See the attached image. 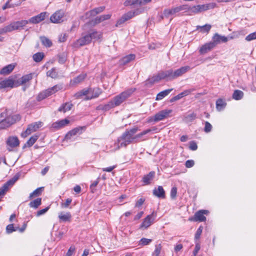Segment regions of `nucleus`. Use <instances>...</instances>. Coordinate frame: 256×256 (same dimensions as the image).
I'll use <instances>...</instances> for the list:
<instances>
[{
  "mask_svg": "<svg viewBox=\"0 0 256 256\" xmlns=\"http://www.w3.org/2000/svg\"><path fill=\"white\" fill-rule=\"evenodd\" d=\"M84 129V126H79L72 129L66 135L65 139L70 140L73 136L82 134Z\"/></svg>",
  "mask_w": 256,
  "mask_h": 256,
  "instance_id": "14",
  "label": "nucleus"
},
{
  "mask_svg": "<svg viewBox=\"0 0 256 256\" xmlns=\"http://www.w3.org/2000/svg\"><path fill=\"white\" fill-rule=\"evenodd\" d=\"M82 96H90V88L89 90H83L82 91L78 92L76 94L75 96L77 98H80Z\"/></svg>",
  "mask_w": 256,
  "mask_h": 256,
  "instance_id": "46",
  "label": "nucleus"
},
{
  "mask_svg": "<svg viewBox=\"0 0 256 256\" xmlns=\"http://www.w3.org/2000/svg\"><path fill=\"white\" fill-rule=\"evenodd\" d=\"M20 4V2L17 4H10L9 1L7 2L6 4L2 6V8L3 10H5L8 8H14L16 6H18Z\"/></svg>",
  "mask_w": 256,
  "mask_h": 256,
  "instance_id": "55",
  "label": "nucleus"
},
{
  "mask_svg": "<svg viewBox=\"0 0 256 256\" xmlns=\"http://www.w3.org/2000/svg\"><path fill=\"white\" fill-rule=\"evenodd\" d=\"M50 96V93L47 89L38 94L37 97V100L38 101H40Z\"/></svg>",
  "mask_w": 256,
  "mask_h": 256,
  "instance_id": "38",
  "label": "nucleus"
},
{
  "mask_svg": "<svg viewBox=\"0 0 256 256\" xmlns=\"http://www.w3.org/2000/svg\"><path fill=\"white\" fill-rule=\"evenodd\" d=\"M34 73H30L24 76H23L22 78L18 80L17 83L18 85H22L30 80L32 78Z\"/></svg>",
  "mask_w": 256,
  "mask_h": 256,
  "instance_id": "22",
  "label": "nucleus"
},
{
  "mask_svg": "<svg viewBox=\"0 0 256 256\" xmlns=\"http://www.w3.org/2000/svg\"><path fill=\"white\" fill-rule=\"evenodd\" d=\"M73 106V104L70 102H66L62 104L58 108V111L66 112L67 111L70 110Z\"/></svg>",
  "mask_w": 256,
  "mask_h": 256,
  "instance_id": "36",
  "label": "nucleus"
},
{
  "mask_svg": "<svg viewBox=\"0 0 256 256\" xmlns=\"http://www.w3.org/2000/svg\"><path fill=\"white\" fill-rule=\"evenodd\" d=\"M102 21L104 20H102L101 16H97L94 20H92L90 22V24L94 26L98 24L101 22Z\"/></svg>",
  "mask_w": 256,
  "mask_h": 256,
  "instance_id": "60",
  "label": "nucleus"
},
{
  "mask_svg": "<svg viewBox=\"0 0 256 256\" xmlns=\"http://www.w3.org/2000/svg\"><path fill=\"white\" fill-rule=\"evenodd\" d=\"M190 69V68L189 66H184L176 70L174 72H173L174 79L182 76V74L186 72Z\"/></svg>",
  "mask_w": 256,
  "mask_h": 256,
  "instance_id": "21",
  "label": "nucleus"
},
{
  "mask_svg": "<svg viewBox=\"0 0 256 256\" xmlns=\"http://www.w3.org/2000/svg\"><path fill=\"white\" fill-rule=\"evenodd\" d=\"M86 74H80L79 76H78L70 80V85L74 86L80 84L84 80V79L86 77Z\"/></svg>",
  "mask_w": 256,
  "mask_h": 256,
  "instance_id": "28",
  "label": "nucleus"
},
{
  "mask_svg": "<svg viewBox=\"0 0 256 256\" xmlns=\"http://www.w3.org/2000/svg\"><path fill=\"white\" fill-rule=\"evenodd\" d=\"M162 246L160 244L155 246V250L153 252V255L155 256H159L161 252Z\"/></svg>",
  "mask_w": 256,
  "mask_h": 256,
  "instance_id": "50",
  "label": "nucleus"
},
{
  "mask_svg": "<svg viewBox=\"0 0 256 256\" xmlns=\"http://www.w3.org/2000/svg\"><path fill=\"white\" fill-rule=\"evenodd\" d=\"M38 138V136L34 135L31 136L30 139L27 141V142L24 144V148L26 147H30L32 146L34 142L36 141Z\"/></svg>",
  "mask_w": 256,
  "mask_h": 256,
  "instance_id": "34",
  "label": "nucleus"
},
{
  "mask_svg": "<svg viewBox=\"0 0 256 256\" xmlns=\"http://www.w3.org/2000/svg\"><path fill=\"white\" fill-rule=\"evenodd\" d=\"M14 82L12 78H8L0 82V89L6 88H13Z\"/></svg>",
  "mask_w": 256,
  "mask_h": 256,
  "instance_id": "19",
  "label": "nucleus"
},
{
  "mask_svg": "<svg viewBox=\"0 0 256 256\" xmlns=\"http://www.w3.org/2000/svg\"><path fill=\"white\" fill-rule=\"evenodd\" d=\"M44 188H38L32 192L30 194L29 198L30 199L32 198L34 196H39L41 194L42 192V190Z\"/></svg>",
  "mask_w": 256,
  "mask_h": 256,
  "instance_id": "43",
  "label": "nucleus"
},
{
  "mask_svg": "<svg viewBox=\"0 0 256 256\" xmlns=\"http://www.w3.org/2000/svg\"><path fill=\"white\" fill-rule=\"evenodd\" d=\"M62 86L60 84L52 86L51 88H48V90L49 91L50 94L52 95L53 94H54L58 90H61L62 88Z\"/></svg>",
  "mask_w": 256,
  "mask_h": 256,
  "instance_id": "45",
  "label": "nucleus"
},
{
  "mask_svg": "<svg viewBox=\"0 0 256 256\" xmlns=\"http://www.w3.org/2000/svg\"><path fill=\"white\" fill-rule=\"evenodd\" d=\"M114 107H116V106L114 104L112 100L111 101L108 102L106 104H105L102 110H108L110 109L114 108Z\"/></svg>",
  "mask_w": 256,
  "mask_h": 256,
  "instance_id": "53",
  "label": "nucleus"
},
{
  "mask_svg": "<svg viewBox=\"0 0 256 256\" xmlns=\"http://www.w3.org/2000/svg\"><path fill=\"white\" fill-rule=\"evenodd\" d=\"M196 118V114L194 112L188 113L185 114L183 118V121L186 123H189L194 121Z\"/></svg>",
  "mask_w": 256,
  "mask_h": 256,
  "instance_id": "27",
  "label": "nucleus"
},
{
  "mask_svg": "<svg viewBox=\"0 0 256 256\" xmlns=\"http://www.w3.org/2000/svg\"><path fill=\"white\" fill-rule=\"evenodd\" d=\"M44 57V54L42 52H37L34 54L33 59L36 62H40Z\"/></svg>",
  "mask_w": 256,
  "mask_h": 256,
  "instance_id": "47",
  "label": "nucleus"
},
{
  "mask_svg": "<svg viewBox=\"0 0 256 256\" xmlns=\"http://www.w3.org/2000/svg\"><path fill=\"white\" fill-rule=\"evenodd\" d=\"M161 79L160 78V75L158 74L156 76H154L151 78H150L148 80V82H149L150 84H154L156 82H158Z\"/></svg>",
  "mask_w": 256,
  "mask_h": 256,
  "instance_id": "51",
  "label": "nucleus"
},
{
  "mask_svg": "<svg viewBox=\"0 0 256 256\" xmlns=\"http://www.w3.org/2000/svg\"><path fill=\"white\" fill-rule=\"evenodd\" d=\"M152 242V239L142 238L139 242V246H146Z\"/></svg>",
  "mask_w": 256,
  "mask_h": 256,
  "instance_id": "52",
  "label": "nucleus"
},
{
  "mask_svg": "<svg viewBox=\"0 0 256 256\" xmlns=\"http://www.w3.org/2000/svg\"><path fill=\"white\" fill-rule=\"evenodd\" d=\"M215 45L212 42H210L208 43H206L203 45L200 50V52L201 54H204L207 53L208 52L211 50L213 48L215 47Z\"/></svg>",
  "mask_w": 256,
  "mask_h": 256,
  "instance_id": "20",
  "label": "nucleus"
},
{
  "mask_svg": "<svg viewBox=\"0 0 256 256\" xmlns=\"http://www.w3.org/2000/svg\"><path fill=\"white\" fill-rule=\"evenodd\" d=\"M46 76L52 78H56L58 77V73L56 68H52L46 72Z\"/></svg>",
  "mask_w": 256,
  "mask_h": 256,
  "instance_id": "39",
  "label": "nucleus"
},
{
  "mask_svg": "<svg viewBox=\"0 0 256 256\" xmlns=\"http://www.w3.org/2000/svg\"><path fill=\"white\" fill-rule=\"evenodd\" d=\"M42 123L41 122H35L29 124L26 130L22 133L21 136L23 138H26L28 135L36 131L40 128L42 126Z\"/></svg>",
  "mask_w": 256,
  "mask_h": 256,
  "instance_id": "7",
  "label": "nucleus"
},
{
  "mask_svg": "<svg viewBox=\"0 0 256 256\" xmlns=\"http://www.w3.org/2000/svg\"><path fill=\"white\" fill-rule=\"evenodd\" d=\"M42 204V198H38L34 200L31 202L29 204V206L31 208H38L39 206H40Z\"/></svg>",
  "mask_w": 256,
  "mask_h": 256,
  "instance_id": "41",
  "label": "nucleus"
},
{
  "mask_svg": "<svg viewBox=\"0 0 256 256\" xmlns=\"http://www.w3.org/2000/svg\"><path fill=\"white\" fill-rule=\"evenodd\" d=\"M156 216V213L154 212H152V214L147 216L142 223L140 228L146 229L148 228L153 223Z\"/></svg>",
  "mask_w": 256,
  "mask_h": 256,
  "instance_id": "9",
  "label": "nucleus"
},
{
  "mask_svg": "<svg viewBox=\"0 0 256 256\" xmlns=\"http://www.w3.org/2000/svg\"><path fill=\"white\" fill-rule=\"evenodd\" d=\"M212 129V124L208 122H206L204 123V131L206 132H210Z\"/></svg>",
  "mask_w": 256,
  "mask_h": 256,
  "instance_id": "56",
  "label": "nucleus"
},
{
  "mask_svg": "<svg viewBox=\"0 0 256 256\" xmlns=\"http://www.w3.org/2000/svg\"><path fill=\"white\" fill-rule=\"evenodd\" d=\"M151 0H138L137 5L140 6V8H144L143 6L150 3L151 2Z\"/></svg>",
  "mask_w": 256,
  "mask_h": 256,
  "instance_id": "57",
  "label": "nucleus"
},
{
  "mask_svg": "<svg viewBox=\"0 0 256 256\" xmlns=\"http://www.w3.org/2000/svg\"><path fill=\"white\" fill-rule=\"evenodd\" d=\"M155 176V172L154 171L150 172L148 174L144 175L142 179L144 185H148L150 184V181L153 180Z\"/></svg>",
  "mask_w": 256,
  "mask_h": 256,
  "instance_id": "26",
  "label": "nucleus"
},
{
  "mask_svg": "<svg viewBox=\"0 0 256 256\" xmlns=\"http://www.w3.org/2000/svg\"><path fill=\"white\" fill-rule=\"evenodd\" d=\"M18 176L16 175L14 176V178H12V179L10 180L6 183H5L3 186L8 190L9 188L12 186L18 180Z\"/></svg>",
  "mask_w": 256,
  "mask_h": 256,
  "instance_id": "35",
  "label": "nucleus"
},
{
  "mask_svg": "<svg viewBox=\"0 0 256 256\" xmlns=\"http://www.w3.org/2000/svg\"><path fill=\"white\" fill-rule=\"evenodd\" d=\"M138 130V128L137 127H134L124 132L122 136L118 138L117 142L116 143V145L117 146L118 148L126 147L130 144H135L134 134H136Z\"/></svg>",
  "mask_w": 256,
  "mask_h": 256,
  "instance_id": "1",
  "label": "nucleus"
},
{
  "mask_svg": "<svg viewBox=\"0 0 256 256\" xmlns=\"http://www.w3.org/2000/svg\"><path fill=\"white\" fill-rule=\"evenodd\" d=\"M4 114H0V128H8L20 119V117L18 114L9 116L4 118Z\"/></svg>",
  "mask_w": 256,
  "mask_h": 256,
  "instance_id": "3",
  "label": "nucleus"
},
{
  "mask_svg": "<svg viewBox=\"0 0 256 256\" xmlns=\"http://www.w3.org/2000/svg\"><path fill=\"white\" fill-rule=\"evenodd\" d=\"M100 178H98L97 180L94 181L90 186V188L92 192H94L96 191V187L97 186L99 182Z\"/></svg>",
  "mask_w": 256,
  "mask_h": 256,
  "instance_id": "58",
  "label": "nucleus"
},
{
  "mask_svg": "<svg viewBox=\"0 0 256 256\" xmlns=\"http://www.w3.org/2000/svg\"><path fill=\"white\" fill-rule=\"evenodd\" d=\"M228 41V38L225 36H222L218 34H215L212 37V42L215 46L220 42H226Z\"/></svg>",
  "mask_w": 256,
  "mask_h": 256,
  "instance_id": "17",
  "label": "nucleus"
},
{
  "mask_svg": "<svg viewBox=\"0 0 256 256\" xmlns=\"http://www.w3.org/2000/svg\"><path fill=\"white\" fill-rule=\"evenodd\" d=\"M91 42L92 38L90 33H82L81 38L74 42L72 44V46L74 48H78L83 46L89 44Z\"/></svg>",
  "mask_w": 256,
  "mask_h": 256,
  "instance_id": "5",
  "label": "nucleus"
},
{
  "mask_svg": "<svg viewBox=\"0 0 256 256\" xmlns=\"http://www.w3.org/2000/svg\"><path fill=\"white\" fill-rule=\"evenodd\" d=\"M146 8H138L133 10H130L124 14L122 17L119 19L116 22V26L120 25L124 23L126 21L132 18L134 16L139 15L144 13Z\"/></svg>",
  "mask_w": 256,
  "mask_h": 256,
  "instance_id": "2",
  "label": "nucleus"
},
{
  "mask_svg": "<svg viewBox=\"0 0 256 256\" xmlns=\"http://www.w3.org/2000/svg\"><path fill=\"white\" fill-rule=\"evenodd\" d=\"M11 32L12 31L9 24L2 28H0V34H4Z\"/></svg>",
  "mask_w": 256,
  "mask_h": 256,
  "instance_id": "61",
  "label": "nucleus"
},
{
  "mask_svg": "<svg viewBox=\"0 0 256 256\" xmlns=\"http://www.w3.org/2000/svg\"><path fill=\"white\" fill-rule=\"evenodd\" d=\"M172 90L173 88H170L160 92L157 94L156 100H162L165 96H167Z\"/></svg>",
  "mask_w": 256,
  "mask_h": 256,
  "instance_id": "30",
  "label": "nucleus"
},
{
  "mask_svg": "<svg viewBox=\"0 0 256 256\" xmlns=\"http://www.w3.org/2000/svg\"><path fill=\"white\" fill-rule=\"evenodd\" d=\"M6 230L7 233L10 234L13 232L16 231V228H15L14 227L13 224H10L8 226H7L6 228Z\"/></svg>",
  "mask_w": 256,
  "mask_h": 256,
  "instance_id": "62",
  "label": "nucleus"
},
{
  "mask_svg": "<svg viewBox=\"0 0 256 256\" xmlns=\"http://www.w3.org/2000/svg\"><path fill=\"white\" fill-rule=\"evenodd\" d=\"M67 58V54L66 52H62L58 55V62L60 64H64Z\"/></svg>",
  "mask_w": 256,
  "mask_h": 256,
  "instance_id": "49",
  "label": "nucleus"
},
{
  "mask_svg": "<svg viewBox=\"0 0 256 256\" xmlns=\"http://www.w3.org/2000/svg\"><path fill=\"white\" fill-rule=\"evenodd\" d=\"M256 39V32L250 34L246 38V40L249 42Z\"/></svg>",
  "mask_w": 256,
  "mask_h": 256,
  "instance_id": "63",
  "label": "nucleus"
},
{
  "mask_svg": "<svg viewBox=\"0 0 256 256\" xmlns=\"http://www.w3.org/2000/svg\"><path fill=\"white\" fill-rule=\"evenodd\" d=\"M136 56L134 54H130L126 56L121 59L120 62L121 64L125 65L132 60H134Z\"/></svg>",
  "mask_w": 256,
  "mask_h": 256,
  "instance_id": "29",
  "label": "nucleus"
},
{
  "mask_svg": "<svg viewBox=\"0 0 256 256\" xmlns=\"http://www.w3.org/2000/svg\"><path fill=\"white\" fill-rule=\"evenodd\" d=\"M42 44L46 47H50L52 46V41L46 36L40 38Z\"/></svg>",
  "mask_w": 256,
  "mask_h": 256,
  "instance_id": "40",
  "label": "nucleus"
},
{
  "mask_svg": "<svg viewBox=\"0 0 256 256\" xmlns=\"http://www.w3.org/2000/svg\"><path fill=\"white\" fill-rule=\"evenodd\" d=\"M244 96V92L240 90H235L232 94V98L236 100H240Z\"/></svg>",
  "mask_w": 256,
  "mask_h": 256,
  "instance_id": "37",
  "label": "nucleus"
},
{
  "mask_svg": "<svg viewBox=\"0 0 256 256\" xmlns=\"http://www.w3.org/2000/svg\"><path fill=\"white\" fill-rule=\"evenodd\" d=\"M71 218V214L69 212H67L66 214H64L61 212L59 213L58 214V218L62 222L70 221Z\"/></svg>",
  "mask_w": 256,
  "mask_h": 256,
  "instance_id": "32",
  "label": "nucleus"
},
{
  "mask_svg": "<svg viewBox=\"0 0 256 256\" xmlns=\"http://www.w3.org/2000/svg\"><path fill=\"white\" fill-rule=\"evenodd\" d=\"M16 64H11L4 66L0 71V74L7 75L10 74L14 68Z\"/></svg>",
  "mask_w": 256,
  "mask_h": 256,
  "instance_id": "25",
  "label": "nucleus"
},
{
  "mask_svg": "<svg viewBox=\"0 0 256 256\" xmlns=\"http://www.w3.org/2000/svg\"><path fill=\"white\" fill-rule=\"evenodd\" d=\"M64 12L62 10H58L52 14L50 20L52 23H60L64 21Z\"/></svg>",
  "mask_w": 256,
  "mask_h": 256,
  "instance_id": "11",
  "label": "nucleus"
},
{
  "mask_svg": "<svg viewBox=\"0 0 256 256\" xmlns=\"http://www.w3.org/2000/svg\"><path fill=\"white\" fill-rule=\"evenodd\" d=\"M208 211L207 210H200L197 212L193 218V220L196 222H204L206 220V218L204 214H208Z\"/></svg>",
  "mask_w": 256,
  "mask_h": 256,
  "instance_id": "15",
  "label": "nucleus"
},
{
  "mask_svg": "<svg viewBox=\"0 0 256 256\" xmlns=\"http://www.w3.org/2000/svg\"><path fill=\"white\" fill-rule=\"evenodd\" d=\"M156 130V128L154 127L152 128H148L147 130H146L142 132H141L140 134H134V138L135 140V142L137 143L139 142L142 141V140H145L148 139V138H144V136L146 135V134L150 133V132L154 131Z\"/></svg>",
  "mask_w": 256,
  "mask_h": 256,
  "instance_id": "12",
  "label": "nucleus"
},
{
  "mask_svg": "<svg viewBox=\"0 0 256 256\" xmlns=\"http://www.w3.org/2000/svg\"><path fill=\"white\" fill-rule=\"evenodd\" d=\"M172 112L171 110H164L160 111L158 113L156 114L154 118H149L148 122H157L164 120L167 118L168 115Z\"/></svg>",
  "mask_w": 256,
  "mask_h": 256,
  "instance_id": "8",
  "label": "nucleus"
},
{
  "mask_svg": "<svg viewBox=\"0 0 256 256\" xmlns=\"http://www.w3.org/2000/svg\"><path fill=\"white\" fill-rule=\"evenodd\" d=\"M28 24V20H21L12 22L9 25L11 31L12 32L15 30H22L24 29L26 25Z\"/></svg>",
  "mask_w": 256,
  "mask_h": 256,
  "instance_id": "10",
  "label": "nucleus"
},
{
  "mask_svg": "<svg viewBox=\"0 0 256 256\" xmlns=\"http://www.w3.org/2000/svg\"><path fill=\"white\" fill-rule=\"evenodd\" d=\"M104 6H100L98 8H95L92 10H91L86 13V15L88 16H94L96 14L102 12L104 10Z\"/></svg>",
  "mask_w": 256,
  "mask_h": 256,
  "instance_id": "31",
  "label": "nucleus"
},
{
  "mask_svg": "<svg viewBox=\"0 0 256 256\" xmlns=\"http://www.w3.org/2000/svg\"><path fill=\"white\" fill-rule=\"evenodd\" d=\"M138 0H126L124 2V6L134 7L137 5Z\"/></svg>",
  "mask_w": 256,
  "mask_h": 256,
  "instance_id": "48",
  "label": "nucleus"
},
{
  "mask_svg": "<svg viewBox=\"0 0 256 256\" xmlns=\"http://www.w3.org/2000/svg\"><path fill=\"white\" fill-rule=\"evenodd\" d=\"M90 34V37L92 40H99L100 39L102 36V34L100 32H98L96 31H94L91 32H89Z\"/></svg>",
  "mask_w": 256,
  "mask_h": 256,
  "instance_id": "44",
  "label": "nucleus"
},
{
  "mask_svg": "<svg viewBox=\"0 0 256 256\" xmlns=\"http://www.w3.org/2000/svg\"><path fill=\"white\" fill-rule=\"evenodd\" d=\"M153 194L158 198H164L166 197L165 191L162 186L156 188L153 190Z\"/></svg>",
  "mask_w": 256,
  "mask_h": 256,
  "instance_id": "23",
  "label": "nucleus"
},
{
  "mask_svg": "<svg viewBox=\"0 0 256 256\" xmlns=\"http://www.w3.org/2000/svg\"><path fill=\"white\" fill-rule=\"evenodd\" d=\"M186 9L187 5H182L178 6L172 8L171 9H166L164 10L162 18H163L164 17L168 18L170 16H174L180 11L186 10Z\"/></svg>",
  "mask_w": 256,
  "mask_h": 256,
  "instance_id": "6",
  "label": "nucleus"
},
{
  "mask_svg": "<svg viewBox=\"0 0 256 256\" xmlns=\"http://www.w3.org/2000/svg\"><path fill=\"white\" fill-rule=\"evenodd\" d=\"M177 188L175 186L172 187L170 190V198L172 200H175L176 198Z\"/></svg>",
  "mask_w": 256,
  "mask_h": 256,
  "instance_id": "59",
  "label": "nucleus"
},
{
  "mask_svg": "<svg viewBox=\"0 0 256 256\" xmlns=\"http://www.w3.org/2000/svg\"><path fill=\"white\" fill-rule=\"evenodd\" d=\"M7 145L11 148L16 147L19 146L20 142L16 136H10L6 140Z\"/></svg>",
  "mask_w": 256,
  "mask_h": 256,
  "instance_id": "18",
  "label": "nucleus"
},
{
  "mask_svg": "<svg viewBox=\"0 0 256 256\" xmlns=\"http://www.w3.org/2000/svg\"><path fill=\"white\" fill-rule=\"evenodd\" d=\"M187 10L191 14H196L198 13L197 6H194L192 8H188V6H187V9L186 10Z\"/></svg>",
  "mask_w": 256,
  "mask_h": 256,
  "instance_id": "64",
  "label": "nucleus"
},
{
  "mask_svg": "<svg viewBox=\"0 0 256 256\" xmlns=\"http://www.w3.org/2000/svg\"><path fill=\"white\" fill-rule=\"evenodd\" d=\"M46 16V12H42L37 16L32 17L28 20V23L30 22L34 24H36L44 20L45 19Z\"/></svg>",
  "mask_w": 256,
  "mask_h": 256,
  "instance_id": "16",
  "label": "nucleus"
},
{
  "mask_svg": "<svg viewBox=\"0 0 256 256\" xmlns=\"http://www.w3.org/2000/svg\"><path fill=\"white\" fill-rule=\"evenodd\" d=\"M165 74V76L166 78H168L170 80H173L174 79V73L173 70H166L164 72Z\"/></svg>",
  "mask_w": 256,
  "mask_h": 256,
  "instance_id": "54",
  "label": "nucleus"
},
{
  "mask_svg": "<svg viewBox=\"0 0 256 256\" xmlns=\"http://www.w3.org/2000/svg\"><path fill=\"white\" fill-rule=\"evenodd\" d=\"M135 90L136 88H130L114 96L112 100L115 106H120L128 98Z\"/></svg>",
  "mask_w": 256,
  "mask_h": 256,
  "instance_id": "4",
  "label": "nucleus"
},
{
  "mask_svg": "<svg viewBox=\"0 0 256 256\" xmlns=\"http://www.w3.org/2000/svg\"><path fill=\"white\" fill-rule=\"evenodd\" d=\"M211 27L210 24H206L202 26H197L196 30L200 29V32L203 33L208 32L210 30Z\"/></svg>",
  "mask_w": 256,
  "mask_h": 256,
  "instance_id": "42",
  "label": "nucleus"
},
{
  "mask_svg": "<svg viewBox=\"0 0 256 256\" xmlns=\"http://www.w3.org/2000/svg\"><path fill=\"white\" fill-rule=\"evenodd\" d=\"M226 102L222 98H218L216 101V108L218 111H220L224 109L226 107Z\"/></svg>",
  "mask_w": 256,
  "mask_h": 256,
  "instance_id": "33",
  "label": "nucleus"
},
{
  "mask_svg": "<svg viewBox=\"0 0 256 256\" xmlns=\"http://www.w3.org/2000/svg\"><path fill=\"white\" fill-rule=\"evenodd\" d=\"M102 93L101 90L98 88H90V95L86 97V100H90L94 98H97Z\"/></svg>",
  "mask_w": 256,
  "mask_h": 256,
  "instance_id": "24",
  "label": "nucleus"
},
{
  "mask_svg": "<svg viewBox=\"0 0 256 256\" xmlns=\"http://www.w3.org/2000/svg\"><path fill=\"white\" fill-rule=\"evenodd\" d=\"M70 123V120L64 118L53 122L50 126V128L54 130L60 129Z\"/></svg>",
  "mask_w": 256,
  "mask_h": 256,
  "instance_id": "13",
  "label": "nucleus"
}]
</instances>
